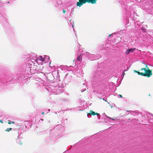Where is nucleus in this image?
<instances>
[{
	"mask_svg": "<svg viewBox=\"0 0 153 153\" xmlns=\"http://www.w3.org/2000/svg\"><path fill=\"white\" fill-rule=\"evenodd\" d=\"M49 57L46 55L43 56H40L37 58L36 61L39 65H43L44 63L45 62H49V64L51 62H49Z\"/></svg>",
	"mask_w": 153,
	"mask_h": 153,
	"instance_id": "obj_1",
	"label": "nucleus"
},
{
	"mask_svg": "<svg viewBox=\"0 0 153 153\" xmlns=\"http://www.w3.org/2000/svg\"><path fill=\"white\" fill-rule=\"evenodd\" d=\"M84 54L86 55L88 57L89 59L90 60H96L97 59H98L99 58L100 56L98 55L92 54H91L89 53L88 52H85V54L84 53Z\"/></svg>",
	"mask_w": 153,
	"mask_h": 153,
	"instance_id": "obj_2",
	"label": "nucleus"
},
{
	"mask_svg": "<svg viewBox=\"0 0 153 153\" xmlns=\"http://www.w3.org/2000/svg\"><path fill=\"white\" fill-rule=\"evenodd\" d=\"M79 2L77 3V5L79 7L81 6L83 4L86 2L91 3L92 4L95 3L97 0H79Z\"/></svg>",
	"mask_w": 153,
	"mask_h": 153,
	"instance_id": "obj_3",
	"label": "nucleus"
},
{
	"mask_svg": "<svg viewBox=\"0 0 153 153\" xmlns=\"http://www.w3.org/2000/svg\"><path fill=\"white\" fill-rule=\"evenodd\" d=\"M142 70H143L144 73H141V75L142 76H146L148 77H150L152 75L151 71L150 70H147L144 68L142 69Z\"/></svg>",
	"mask_w": 153,
	"mask_h": 153,
	"instance_id": "obj_4",
	"label": "nucleus"
},
{
	"mask_svg": "<svg viewBox=\"0 0 153 153\" xmlns=\"http://www.w3.org/2000/svg\"><path fill=\"white\" fill-rule=\"evenodd\" d=\"M72 3L70 1L68 2L65 5V6L68 8V10H70V8H71V11L73 12L74 11V7L72 6Z\"/></svg>",
	"mask_w": 153,
	"mask_h": 153,
	"instance_id": "obj_5",
	"label": "nucleus"
},
{
	"mask_svg": "<svg viewBox=\"0 0 153 153\" xmlns=\"http://www.w3.org/2000/svg\"><path fill=\"white\" fill-rule=\"evenodd\" d=\"M95 114H97V117L98 119L99 120L100 118V114L98 113H95V112L93 111H90V112L89 113H88L87 114V116L88 117L90 118L91 117V115H94Z\"/></svg>",
	"mask_w": 153,
	"mask_h": 153,
	"instance_id": "obj_6",
	"label": "nucleus"
},
{
	"mask_svg": "<svg viewBox=\"0 0 153 153\" xmlns=\"http://www.w3.org/2000/svg\"><path fill=\"white\" fill-rule=\"evenodd\" d=\"M135 49V48L128 49L125 52V53L126 55H128L130 53H133Z\"/></svg>",
	"mask_w": 153,
	"mask_h": 153,
	"instance_id": "obj_7",
	"label": "nucleus"
},
{
	"mask_svg": "<svg viewBox=\"0 0 153 153\" xmlns=\"http://www.w3.org/2000/svg\"><path fill=\"white\" fill-rule=\"evenodd\" d=\"M48 70L45 71V73L46 74L49 73L50 72H51L53 71V67H51L50 66H49V67L48 68Z\"/></svg>",
	"mask_w": 153,
	"mask_h": 153,
	"instance_id": "obj_8",
	"label": "nucleus"
},
{
	"mask_svg": "<svg viewBox=\"0 0 153 153\" xmlns=\"http://www.w3.org/2000/svg\"><path fill=\"white\" fill-rule=\"evenodd\" d=\"M83 55V53H81L78 56L77 60L78 61H81L82 60V55Z\"/></svg>",
	"mask_w": 153,
	"mask_h": 153,
	"instance_id": "obj_9",
	"label": "nucleus"
},
{
	"mask_svg": "<svg viewBox=\"0 0 153 153\" xmlns=\"http://www.w3.org/2000/svg\"><path fill=\"white\" fill-rule=\"evenodd\" d=\"M68 25L70 26L71 25L72 27H73L74 26V23L73 21H69V20L68 21Z\"/></svg>",
	"mask_w": 153,
	"mask_h": 153,
	"instance_id": "obj_10",
	"label": "nucleus"
},
{
	"mask_svg": "<svg viewBox=\"0 0 153 153\" xmlns=\"http://www.w3.org/2000/svg\"><path fill=\"white\" fill-rule=\"evenodd\" d=\"M108 121H109L110 122H111V120H115V119L112 118L111 117H107V118L106 119Z\"/></svg>",
	"mask_w": 153,
	"mask_h": 153,
	"instance_id": "obj_11",
	"label": "nucleus"
},
{
	"mask_svg": "<svg viewBox=\"0 0 153 153\" xmlns=\"http://www.w3.org/2000/svg\"><path fill=\"white\" fill-rule=\"evenodd\" d=\"M60 68L62 70H63L65 69L68 70V67L66 66L62 65L61 66Z\"/></svg>",
	"mask_w": 153,
	"mask_h": 153,
	"instance_id": "obj_12",
	"label": "nucleus"
},
{
	"mask_svg": "<svg viewBox=\"0 0 153 153\" xmlns=\"http://www.w3.org/2000/svg\"><path fill=\"white\" fill-rule=\"evenodd\" d=\"M12 129V128H8L6 129L5 130V131H6L9 132Z\"/></svg>",
	"mask_w": 153,
	"mask_h": 153,
	"instance_id": "obj_13",
	"label": "nucleus"
},
{
	"mask_svg": "<svg viewBox=\"0 0 153 153\" xmlns=\"http://www.w3.org/2000/svg\"><path fill=\"white\" fill-rule=\"evenodd\" d=\"M102 115L103 116V117H106V119L107 118V117H108L107 115H106V114L105 113H103L102 114Z\"/></svg>",
	"mask_w": 153,
	"mask_h": 153,
	"instance_id": "obj_14",
	"label": "nucleus"
},
{
	"mask_svg": "<svg viewBox=\"0 0 153 153\" xmlns=\"http://www.w3.org/2000/svg\"><path fill=\"white\" fill-rule=\"evenodd\" d=\"M9 121V122H8V123H9V124H11V123H14V122H11L10 121Z\"/></svg>",
	"mask_w": 153,
	"mask_h": 153,
	"instance_id": "obj_15",
	"label": "nucleus"
},
{
	"mask_svg": "<svg viewBox=\"0 0 153 153\" xmlns=\"http://www.w3.org/2000/svg\"><path fill=\"white\" fill-rule=\"evenodd\" d=\"M113 35V33H112V34H110L109 35V36L111 38V36H112V35Z\"/></svg>",
	"mask_w": 153,
	"mask_h": 153,
	"instance_id": "obj_16",
	"label": "nucleus"
},
{
	"mask_svg": "<svg viewBox=\"0 0 153 153\" xmlns=\"http://www.w3.org/2000/svg\"><path fill=\"white\" fill-rule=\"evenodd\" d=\"M119 96L120 98H122V96L120 94L119 95Z\"/></svg>",
	"mask_w": 153,
	"mask_h": 153,
	"instance_id": "obj_17",
	"label": "nucleus"
},
{
	"mask_svg": "<svg viewBox=\"0 0 153 153\" xmlns=\"http://www.w3.org/2000/svg\"><path fill=\"white\" fill-rule=\"evenodd\" d=\"M66 12V11L65 10H63V13H65Z\"/></svg>",
	"mask_w": 153,
	"mask_h": 153,
	"instance_id": "obj_18",
	"label": "nucleus"
},
{
	"mask_svg": "<svg viewBox=\"0 0 153 153\" xmlns=\"http://www.w3.org/2000/svg\"><path fill=\"white\" fill-rule=\"evenodd\" d=\"M0 122L3 123V120H0Z\"/></svg>",
	"mask_w": 153,
	"mask_h": 153,
	"instance_id": "obj_19",
	"label": "nucleus"
},
{
	"mask_svg": "<svg viewBox=\"0 0 153 153\" xmlns=\"http://www.w3.org/2000/svg\"><path fill=\"white\" fill-rule=\"evenodd\" d=\"M41 74L43 75L44 76L45 75V73H41Z\"/></svg>",
	"mask_w": 153,
	"mask_h": 153,
	"instance_id": "obj_20",
	"label": "nucleus"
},
{
	"mask_svg": "<svg viewBox=\"0 0 153 153\" xmlns=\"http://www.w3.org/2000/svg\"><path fill=\"white\" fill-rule=\"evenodd\" d=\"M141 73H140V72H137V73H138V74H139V75H140V74H141Z\"/></svg>",
	"mask_w": 153,
	"mask_h": 153,
	"instance_id": "obj_21",
	"label": "nucleus"
},
{
	"mask_svg": "<svg viewBox=\"0 0 153 153\" xmlns=\"http://www.w3.org/2000/svg\"><path fill=\"white\" fill-rule=\"evenodd\" d=\"M134 72H136V73H137V72H138V71H136L134 70Z\"/></svg>",
	"mask_w": 153,
	"mask_h": 153,
	"instance_id": "obj_22",
	"label": "nucleus"
},
{
	"mask_svg": "<svg viewBox=\"0 0 153 153\" xmlns=\"http://www.w3.org/2000/svg\"><path fill=\"white\" fill-rule=\"evenodd\" d=\"M43 67H42V68H40V70H42V69H43Z\"/></svg>",
	"mask_w": 153,
	"mask_h": 153,
	"instance_id": "obj_23",
	"label": "nucleus"
},
{
	"mask_svg": "<svg viewBox=\"0 0 153 153\" xmlns=\"http://www.w3.org/2000/svg\"><path fill=\"white\" fill-rule=\"evenodd\" d=\"M103 100L105 101H106V100H105V98H103Z\"/></svg>",
	"mask_w": 153,
	"mask_h": 153,
	"instance_id": "obj_24",
	"label": "nucleus"
},
{
	"mask_svg": "<svg viewBox=\"0 0 153 153\" xmlns=\"http://www.w3.org/2000/svg\"><path fill=\"white\" fill-rule=\"evenodd\" d=\"M42 114H44V112H42Z\"/></svg>",
	"mask_w": 153,
	"mask_h": 153,
	"instance_id": "obj_25",
	"label": "nucleus"
},
{
	"mask_svg": "<svg viewBox=\"0 0 153 153\" xmlns=\"http://www.w3.org/2000/svg\"><path fill=\"white\" fill-rule=\"evenodd\" d=\"M19 144H22V143L21 142H20V143H19Z\"/></svg>",
	"mask_w": 153,
	"mask_h": 153,
	"instance_id": "obj_26",
	"label": "nucleus"
},
{
	"mask_svg": "<svg viewBox=\"0 0 153 153\" xmlns=\"http://www.w3.org/2000/svg\"><path fill=\"white\" fill-rule=\"evenodd\" d=\"M41 120L42 121L43 120V119H41Z\"/></svg>",
	"mask_w": 153,
	"mask_h": 153,
	"instance_id": "obj_27",
	"label": "nucleus"
},
{
	"mask_svg": "<svg viewBox=\"0 0 153 153\" xmlns=\"http://www.w3.org/2000/svg\"><path fill=\"white\" fill-rule=\"evenodd\" d=\"M151 116H152V117H153V115H151Z\"/></svg>",
	"mask_w": 153,
	"mask_h": 153,
	"instance_id": "obj_28",
	"label": "nucleus"
},
{
	"mask_svg": "<svg viewBox=\"0 0 153 153\" xmlns=\"http://www.w3.org/2000/svg\"><path fill=\"white\" fill-rule=\"evenodd\" d=\"M48 111H50V109H48Z\"/></svg>",
	"mask_w": 153,
	"mask_h": 153,
	"instance_id": "obj_29",
	"label": "nucleus"
},
{
	"mask_svg": "<svg viewBox=\"0 0 153 153\" xmlns=\"http://www.w3.org/2000/svg\"><path fill=\"white\" fill-rule=\"evenodd\" d=\"M26 126V128H27V126Z\"/></svg>",
	"mask_w": 153,
	"mask_h": 153,
	"instance_id": "obj_30",
	"label": "nucleus"
},
{
	"mask_svg": "<svg viewBox=\"0 0 153 153\" xmlns=\"http://www.w3.org/2000/svg\"><path fill=\"white\" fill-rule=\"evenodd\" d=\"M18 140H18H18H17V142H18Z\"/></svg>",
	"mask_w": 153,
	"mask_h": 153,
	"instance_id": "obj_31",
	"label": "nucleus"
}]
</instances>
